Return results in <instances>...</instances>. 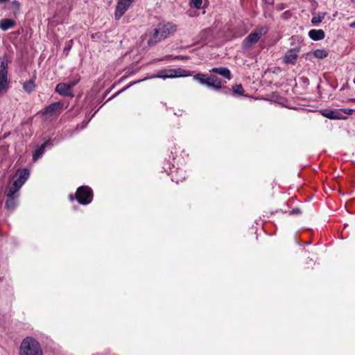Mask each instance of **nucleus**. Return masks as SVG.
I'll list each match as a JSON object with an SVG mask.
<instances>
[{"label": "nucleus", "instance_id": "f257e3e1", "mask_svg": "<svg viewBox=\"0 0 355 355\" xmlns=\"http://www.w3.org/2000/svg\"><path fill=\"white\" fill-rule=\"evenodd\" d=\"M175 31V26L171 24H159L152 31L145 33L141 37V44L144 49L153 46Z\"/></svg>", "mask_w": 355, "mask_h": 355}, {"label": "nucleus", "instance_id": "f03ea898", "mask_svg": "<svg viewBox=\"0 0 355 355\" xmlns=\"http://www.w3.org/2000/svg\"><path fill=\"white\" fill-rule=\"evenodd\" d=\"M189 76L188 72L186 70H184L181 68L178 69H162L157 72V73L155 76L149 77V78H160L163 79L166 78H177V77H184ZM148 78H145L141 80H139L137 81H135L134 83H132L127 85L125 87L121 89L116 94L112 96L108 99V101L111 100L112 98H114L117 94L122 93L129 87H130L132 85L140 83L143 80H147Z\"/></svg>", "mask_w": 355, "mask_h": 355}, {"label": "nucleus", "instance_id": "7ed1b4c3", "mask_svg": "<svg viewBox=\"0 0 355 355\" xmlns=\"http://www.w3.org/2000/svg\"><path fill=\"white\" fill-rule=\"evenodd\" d=\"M19 355H43V352L37 340L32 337H26L20 345Z\"/></svg>", "mask_w": 355, "mask_h": 355}, {"label": "nucleus", "instance_id": "20e7f679", "mask_svg": "<svg viewBox=\"0 0 355 355\" xmlns=\"http://www.w3.org/2000/svg\"><path fill=\"white\" fill-rule=\"evenodd\" d=\"M268 31V26H260L255 28L250 33L242 42V49L243 51H249L252 46L257 44L261 37L267 34Z\"/></svg>", "mask_w": 355, "mask_h": 355}, {"label": "nucleus", "instance_id": "39448f33", "mask_svg": "<svg viewBox=\"0 0 355 355\" xmlns=\"http://www.w3.org/2000/svg\"><path fill=\"white\" fill-rule=\"evenodd\" d=\"M76 199L83 205L89 204L93 199V192L90 187L81 186L78 188L76 193Z\"/></svg>", "mask_w": 355, "mask_h": 355}, {"label": "nucleus", "instance_id": "423d86ee", "mask_svg": "<svg viewBox=\"0 0 355 355\" xmlns=\"http://www.w3.org/2000/svg\"><path fill=\"white\" fill-rule=\"evenodd\" d=\"M30 176V172L26 168H23L17 171V179L14 180L13 183L10 188L12 189L13 192H18L21 187L24 185L26 181Z\"/></svg>", "mask_w": 355, "mask_h": 355}, {"label": "nucleus", "instance_id": "0eeeda50", "mask_svg": "<svg viewBox=\"0 0 355 355\" xmlns=\"http://www.w3.org/2000/svg\"><path fill=\"white\" fill-rule=\"evenodd\" d=\"M65 108L66 107H64L63 103L60 101L55 102L46 106L44 108L42 114L48 117L56 116L60 114L61 111Z\"/></svg>", "mask_w": 355, "mask_h": 355}, {"label": "nucleus", "instance_id": "6e6552de", "mask_svg": "<svg viewBox=\"0 0 355 355\" xmlns=\"http://www.w3.org/2000/svg\"><path fill=\"white\" fill-rule=\"evenodd\" d=\"M5 194L8 198V200L6 202V208L8 211H12L16 208L17 205V192H13L12 189L9 187L5 191Z\"/></svg>", "mask_w": 355, "mask_h": 355}, {"label": "nucleus", "instance_id": "1a4fd4ad", "mask_svg": "<svg viewBox=\"0 0 355 355\" xmlns=\"http://www.w3.org/2000/svg\"><path fill=\"white\" fill-rule=\"evenodd\" d=\"M132 3L128 0H118L114 13L115 19L119 20L128 10Z\"/></svg>", "mask_w": 355, "mask_h": 355}, {"label": "nucleus", "instance_id": "9d476101", "mask_svg": "<svg viewBox=\"0 0 355 355\" xmlns=\"http://www.w3.org/2000/svg\"><path fill=\"white\" fill-rule=\"evenodd\" d=\"M299 48L288 50L283 57V62L286 64H295L298 58Z\"/></svg>", "mask_w": 355, "mask_h": 355}, {"label": "nucleus", "instance_id": "9b49d317", "mask_svg": "<svg viewBox=\"0 0 355 355\" xmlns=\"http://www.w3.org/2000/svg\"><path fill=\"white\" fill-rule=\"evenodd\" d=\"M171 180L177 184L182 182L186 178V171L183 168H175L171 171Z\"/></svg>", "mask_w": 355, "mask_h": 355}, {"label": "nucleus", "instance_id": "f8f14e48", "mask_svg": "<svg viewBox=\"0 0 355 355\" xmlns=\"http://www.w3.org/2000/svg\"><path fill=\"white\" fill-rule=\"evenodd\" d=\"M55 92L64 96L73 97L74 94L65 83H58L55 87Z\"/></svg>", "mask_w": 355, "mask_h": 355}, {"label": "nucleus", "instance_id": "ddd939ff", "mask_svg": "<svg viewBox=\"0 0 355 355\" xmlns=\"http://www.w3.org/2000/svg\"><path fill=\"white\" fill-rule=\"evenodd\" d=\"M207 87L214 89H219L222 87V83L219 78L215 75H209Z\"/></svg>", "mask_w": 355, "mask_h": 355}, {"label": "nucleus", "instance_id": "4468645a", "mask_svg": "<svg viewBox=\"0 0 355 355\" xmlns=\"http://www.w3.org/2000/svg\"><path fill=\"white\" fill-rule=\"evenodd\" d=\"M51 146L52 144L50 140H47L43 143L38 148L35 150L33 155V160L34 162L37 161L44 154L46 147H51Z\"/></svg>", "mask_w": 355, "mask_h": 355}, {"label": "nucleus", "instance_id": "2eb2a0df", "mask_svg": "<svg viewBox=\"0 0 355 355\" xmlns=\"http://www.w3.org/2000/svg\"><path fill=\"white\" fill-rule=\"evenodd\" d=\"M309 36L311 40L314 41H318L324 38L325 33L324 31L322 29H312L309 31Z\"/></svg>", "mask_w": 355, "mask_h": 355}, {"label": "nucleus", "instance_id": "dca6fc26", "mask_svg": "<svg viewBox=\"0 0 355 355\" xmlns=\"http://www.w3.org/2000/svg\"><path fill=\"white\" fill-rule=\"evenodd\" d=\"M322 114L328 119H345L342 116V114L338 110H325L322 112Z\"/></svg>", "mask_w": 355, "mask_h": 355}, {"label": "nucleus", "instance_id": "f3484780", "mask_svg": "<svg viewBox=\"0 0 355 355\" xmlns=\"http://www.w3.org/2000/svg\"><path fill=\"white\" fill-rule=\"evenodd\" d=\"M211 72L220 74L224 78L230 80L232 78L230 71L227 67H216L210 70Z\"/></svg>", "mask_w": 355, "mask_h": 355}, {"label": "nucleus", "instance_id": "a211bd4d", "mask_svg": "<svg viewBox=\"0 0 355 355\" xmlns=\"http://www.w3.org/2000/svg\"><path fill=\"white\" fill-rule=\"evenodd\" d=\"M16 25L15 20L11 19H3L0 20V28L3 31H6Z\"/></svg>", "mask_w": 355, "mask_h": 355}, {"label": "nucleus", "instance_id": "6ab92c4d", "mask_svg": "<svg viewBox=\"0 0 355 355\" xmlns=\"http://www.w3.org/2000/svg\"><path fill=\"white\" fill-rule=\"evenodd\" d=\"M8 88V75L0 74V94L4 93Z\"/></svg>", "mask_w": 355, "mask_h": 355}, {"label": "nucleus", "instance_id": "aec40b11", "mask_svg": "<svg viewBox=\"0 0 355 355\" xmlns=\"http://www.w3.org/2000/svg\"><path fill=\"white\" fill-rule=\"evenodd\" d=\"M209 76L203 73H197L193 76V79L198 81L200 84L206 85L207 87Z\"/></svg>", "mask_w": 355, "mask_h": 355}, {"label": "nucleus", "instance_id": "412c9836", "mask_svg": "<svg viewBox=\"0 0 355 355\" xmlns=\"http://www.w3.org/2000/svg\"><path fill=\"white\" fill-rule=\"evenodd\" d=\"M326 14L325 12H318L315 16L313 17L311 23L315 26L318 25L324 19Z\"/></svg>", "mask_w": 355, "mask_h": 355}, {"label": "nucleus", "instance_id": "4be33fe9", "mask_svg": "<svg viewBox=\"0 0 355 355\" xmlns=\"http://www.w3.org/2000/svg\"><path fill=\"white\" fill-rule=\"evenodd\" d=\"M313 55L318 59H324L328 56V52L323 49H316L312 53Z\"/></svg>", "mask_w": 355, "mask_h": 355}, {"label": "nucleus", "instance_id": "5701e85b", "mask_svg": "<svg viewBox=\"0 0 355 355\" xmlns=\"http://www.w3.org/2000/svg\"><path fill=\"white\" fill-rule=\"evenodd\" d=\"M23 88L27 93H31L33 91H34L35 88L34 80H30L28 81L25 82L23 85Z\"/></svg>", "mask_w": 355, "mask_h": 355}, {"label": "nucleus", "instance_id": "b1692460", "mask_svg": "<svg viewBox=\"0 0 355 355\" xmlns=\"http://www.w3.org/2000/svg\"><path fill=\"white\" fill-rule=\"evenodd\" d=\"M8 61L6 58H0V74L8 75Z\"/></svg>", "mask_w": 355, "mask_h": 355}, {"label": "nucleus", "instance_id": "393cba45", "mask_svg": "<svg viewBox=\"0 0 355 355\" xmlns=\"http://www.w3.org/2000/svg\"><path fill=\"white\" fill-rule=\"evenodd\" d=\"M232 90L234 95H242L244 93V89L241 84L234 85Z\"/></svg>", "mask_w": 355, "mask_h": 355}, {"label": "nucleus", "instance_id": "a878e982", "mask_svg": "<svg viewBox=\"0 0 355 355\" xmlns=\"http://www.w3.org/2000/svg\"><path fill=\"white\" fill-rule=\"evenodd\" d=\"M202 1L203 0H190L191 7L200 9L202 8Z\"/></svg>", "mask_w": 355, "mask_h": 355}, {"label": "nucleus", "instance_id": "bb28decb", "mask_svg": "<svg viewBox=\"0 0 355 355\" xmlns=\"http://www.w3.org/2000/svg\"><path fill=\"white\" fill-rule=\"evenodd\" d=\"M11 6H12V8L15 10L14 14L16 15L19 12L20 6H21L19 1H18L17 0L13 1L11 3Z\"/></svg>", "mask_w": 355, "mask_h": 355}, {"label": "nucleus", "instance_id": "cd10ccee", "mask_svg": "<svg viewBox=\"0 0 355 355\" xmlns=\"http://www.w3.org/2000/svg\"><path fill=\"white\" fill-rule=\"evenodd\" d=\"M97 111H98V110L91 116V117L89 119V120L87 121L83 122L80 124H78L76 128L80 129V130L85 128L87 125L89 121L92 119V118L94 116V114L96 113Z\"/></svg>", "mask_w": 355, "mask_h": 355}, {"label": "nucleus", "instance_id": "c85d7f7f", "mask_svg": "<svg viewBox=\"0 0 355 355\" xmlns=\"http://www.w3.org/2000/svg\"><path fill=\"white\" fill-rule=\"evenodd\" d=\"M78 81H79L78 80H74L70 81L67 83V85L69 86V87L71 90H72V88L78 84Z\"/></svg>", "mask_w": 355, "mask_h": 355}, {"label": "nucleus", "instance_id": "c756f323", "mask_svg": "<svg viewBox=\"0 0 355 355\" xmlns=\"http://www.w3.org/2000/svg\"><path fill=\"white\" fill-rule=\"evenodd\" d=\"M71 43H72L71 40L69 41V42L66 44V46L64 49V51L66 52L67 54L68 53V52L70 51V49L71 48Z\"/></svg>", "mask_w": 355, "mask_h": 355}, {"label": "nucleus", "instance_id": "7c9ffc66", "mask_svg": "<svg viewBox=\"0 0 355 355\" xmlns=\"http://www.w3.org/2000/svg\"><path fill=\"white\" fill-rule=\"evenodd\" d=\"M301 213V211L300 209L298 208H295V209H293L292 211H291L290 212V215H293V214H299Z\"/></svg>", "mask_w": 355, "mask_h": 355}, {"label": "nucleus", "instance_id": "2f4dec72", "mask_svg": "<svg viewBox=\"0 0 355 355\" xmlns=\"http://www.w3.org/2000/svg\"><path fill=\"white\" fill-rule=\"evenodd\" d=\"M343 111L347 114H352L354 112V110L352 109H345Z\"/></svg>", "mask_w": 355, "mask_h": 355}, {"label": "nucleus", "instance_id": "473e14b6", "mask_svg": "<svg viewBox=\"0 0 355 355\" xmlns=\"http://www.w3.org/2000/svg\"><path fill=\"white\" fill-rule=\"evenodd\" d=\"M349 27L351 28H355V21L352 22L350 24H349Z\"/></svg>", "mask_w": 355, "mask_h": 355}, {"label": "nucleus", "instance_id": "72a5a7b5", "mask_svg": "<svg viewBox=\"0 0 355 355\" xmlns=\"http://www.w3.org/2000/svg\"><path fill=\"white\" fill-rule=\"evenodd\" d=\"M8 1V0H0V3H5Z\"/></svg>", "mask_w": 355, "mask_h": 355}, {"label": "nucleus", "instance_id": "f704fd0d", "mask_svg": "<svg viewBox=\"0 0 355 355\" xmlns=\"http://www.w3.org/2000/svg\"><path fill=\"white\" fill-rule=\"evenodd\" d=\"M175 115H182V111H179L174 113Z\"/></svg>", "mask_w": 355, "mask_h": 355}, {"label": "nucleus", "instance_id": "c9c22d12", "mask_svg": "<svg viewBox=\"0 0 355 355\" xmlns=\"http://www.w3.org/2000/svg\"><path fill=\"white\" fill-rule=\"evenodd\" d=\"M175 115H182V111H179L174 113Z\"/></svg>", "mask_w": 355, "mask_h": 355}, {"label": "nucleus", "instance_id": "e433bc0d", "mask_svg": "<svg viewBox=\"0 0 355 355\" xmlns=\"http://www.w3.org/2000/svg\"><path fill=\"white\" fill-rule=\"evenodd\" d=\"M70 200H73V198L71 196H70Z\"/></svg>", "mask_w": 355, "mask_h": 355}, {"label": "nucleus", "instance_id": "4c0bfd02", "mask_svg": "<svg viewBox=\"0 0 355 355\" xmlns=\"http://www.w3.org/2000/svg\"><path fill=\"white\" fill-rule=\"evenodd\" d=\"M93 355H102V354H94Z\"/></svg>", "mask_w": 355, "mask_h": 355}]
</instances>
